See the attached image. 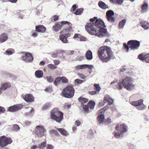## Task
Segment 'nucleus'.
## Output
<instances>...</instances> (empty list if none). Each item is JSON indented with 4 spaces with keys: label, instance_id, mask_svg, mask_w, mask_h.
I'll use <instances>...</instances> for the list:
<instances>
[{
    "label": "nucleus",
    "instance_id": "1",
    "mask_svg": "<svg viewBox=\"0 0 149 149\" xmlns=\"http://www.w3.org/2000/svg\"><path fill=\"white\" fill-rule=\"evenodd\" d=\"M90 22L86 24L85 28L90 34L97 36H111V34L107 33V29L105 28L106 26L102 19L95 17L90 19Z\"/></svg>",
    "mask_w": 149,
    "mask_h": 149
},
{
    "label": "nucleus",
    "instance_id": "2",
    "mask_svg": "<svg viewBox=\"0 0 149 149\" xmlns=\"http://www.w3.org/2000/svg\"><path fill=\"white\" fill-rule=\"evenodd\" d=\"M134 81L132 77H127L123 79L122 81H119L118 82V89H121L123 87L128 91H131L135 87V85L132 82Z\"/></svg>",
    "mask_w": 149,
    "mask_h": 149
},
{
    "label": "nucleus",
    "instance_id": "3",
    "mask_svg": "<svg viewBox=\"0 0 149 149\" xmlns=\"http://www.w3.org/2000/svg\"><path fill=\"white\" fill-rule=\"evenodd\" d=\"M50 115L51 118L57 122H60L63 118V113L59 111L57 108L52 110Z\"/></svg>",
    "mask_w": 149,
    "mask_h": 149
},
{
    "label": "nucleus",
    "instance_id": "4",
    "mask_svg": "<svg viewBox=\"0 0 149 149\" xmlns=\"http://www.w3.org/2000/svg\"><path fill=\"white\" fill-rule=\"evenodd\" d=\"M74 90L72 85L67 86L63 89L62 92V95L64 97L71 98L74 95Z\"/></svg>",
    "mask_w": 149,
    "mask_h": 149
},
{
    "label": "nucleus",
    "instance_id": "5",
    "mask_svg": "<svg viewBox=\"0 0 149 149\" xmlns=\"http://www.w3.org/2000/svg\"><path fill=\"white\" fill-rule=\"evenodd\" d=\"M143 99H141L139 100L132 101L131 104L139 110H145L147 109V106L143 104Z\"/></svg>",
    "mask_w": 149,
    "mask_h": 149
},
{
    "label": "nucleus",
    "instance_id": "6",
    "mask_svg": "<svg viewBox=\"0 0 149 149\" xmlns=\"http://www.w3.org/2000/svg\"><path fill=\"white\" fill-rule=\"evenodd\" d=\"M12 142V140L10 137H6L5 135L0 137V147L1 148L11 144Z\"/></svg>",
    "mask_w": 149,
    "mask_h": 149
},
{
    "label": "nucleus",
    "instance_id": "7",
    "mask_svg": "<svg viewBox=\"0 0 149 149\" xmlns=\"http://www.w3.org/2000/svg\"><path fill=\"white\" fill-rule=\"evenodd\" d=\"M36 136L38 138H40L44 135L46 130L42 125H37L35 129Z\"/></svg>",
    "mask_w": 149,
    "mask_h": 149
},
{
    "label": "nucleus",
    "instance_id": "8",
    "mask_svg": "<svg viewBox=\"0 0 149 149\" xmlns=\"http://www.w3.org/2000/svg\"><path fill=\"white\" fill-rule=\"evenodd\" d=\"M127 44L132 49H136L140 46V42L137 40H131L128 41Z\"/></svg>",
    "mask_w": 149,
    "mask_h": 149
},
{
    "label": "nucleus",
    "instance_id": "9",
    "mask_svg": "<svg viewBox=\"0 0 149 149\" xmlns=\"http://www.w3.org/2000/svg\"><path fill=\"white\" fill-rule=\"evenodd\" d=\"M107 49V53L108 55L107 57H104L103 56L102 58H100L103 62H107L110 61L113 56V54L110 48L109 47H106Z\"/></svg>",
    "mask_w": 149,
    "mask_h": 149
},
{
    "label": "nucleus",
    "instance_id": "10",
    "mask_svg": "<svg viewBox=\"0 0 149 149\" xmlns=\"http://www.w3.org/2000/svg\"><path fill=\"white\" fill-rule=\"evenodd\" d=\"M114 13L112 10H109L107 11L106 13V15L107 20L109 22H114L116 20L114 16Z\"/></svg>",
    "mask_w": 149,
    "mask_h": 149
},
{
    "label": "nucleus",
    "instance_id": "11",
    "mask_svg": "<svg viewBox=\"0 0 149 149\" xmlns=\"http://www.w3.org/2000/svg\"><path fill=\"white\" fill-rule=\"evenodd\" d=\"M22 60L26 63L32 62L33 60L32 54L30 52H26L22 57Z\"/></svg>",
    "mask_w": 149,
    "mask_h": 149
},
{
    "label": "nucleus",
    "instance_id": "12",
    "mask_svg": "<svg viewBox=\"0 0 149 149\" xmlns=\"http://www.w3.org/2000/svg\"><path fill=\"white\" fill-rule=\"evenodd\" d=\"M93 66L92 65L88 64H83L79 65H78L75 67V69L79 70L80 69H83L86 68H88L89 70H88V71L90 73L92 72V68Z\"/></svg>",
    "mask_w": 149,
    "mask_h": 149
},
{
    "label": "nucleus",
    "instance_id": "13",
    "mask_svg": "<svg viewBox=\"0 0 149 149\" xmlns=\"http://www.w3.org/2000/svg\"><path fill=\"white\" fill-rule=\"evenodd\" d=\"M116 129L118 131L121 132L123 134L127 132L128 130L127 126L123 124H121L120 127L118 125H117L116 127Z\"/></svg>",
    "mask_w": 149,
    "mask_h": 149
},
{
    "label": "nucleus",
    "instance_id": "14",
    "mask_svg": "<svg viewBox=\"0 0 149 149\" xmlns=\"http://www.w3.org/2000/svg\"><path fill=\"white\" fill-rule=\"evenodd\" d=\"M23 105L21 104H18L14 105L9 107L8 111L10 112H15L21 109Z\"/></svg>",
    "mask_w": 149,
    "mask_h": 149
},
{
    "label": "nucleus",
    "instance_id": "15",
    "mask_svg": "<svg viewBox=\"0 0 149 149\" xmlns=\"http://www.w3.org/2000/svg\"><path fill=\"white\" fill-rule=\"evenodd\" d=\"M70 35V34L68 33L61 34L59 36V39L63 43H68V41L67 39Z\"/></svg>",
    "mask_w": 149,
    "mask_h": 149
},
{
    "label": "nucleus",
    "instance_id": "16",
    "mask_svg": "<svg viewBox=\"0 0 149 149\" xmlns=\"http://www.w3.org/2000/svg\"><path fill=\"white\" fill-rule=\"evenodd\" d=\"M138 57L140 60L142 61L145 60L146 62L149 63V54L142 53L139 55Z\"/></svg>",
    "mask_w": 149,
    "mask_h": 149
},
{
    "label": "nucleus",
    "instance_id": "17",
    "mask_svg": "<svg viewBox=\"0 0 149 149\" xmlns=\"http://www.w3.org/2000/svg\"><path fill=\"white\" fill-rule=\"evenodd\" d=\"M64 21L59 22L55 23V25L53 26V30L56 32L58 31L61 29L62 27L64 25V24H62V22Z\"/></svg>",
    "mask_w": 149,
    "mask_h": 149
},
{
    "label": "nucleus",
    "instance_id": "18",
    "mask_svg": "<svg viewBox=\"0 0 149 149\" xmlns=\"http://www.w3.org/2000/svg\"><path fill=\"white\" fill-rule=\"evenodd\" d=\"M62 23V24H64V25L67 24L68 25L67 28L64 30V32L65 33H70L71 32L72 29V24L67 21H64Z\"/></svg>",
    "mask_w": 149,
    "mask_h": 149
},
{
    "label": "nucleus",
    "instance_id": "19",
    "mask_svg": "<svg viewBox=\"0 0 149 149\" xmlns=\"http://www.w3.org/2000/svg\"><path fill=\"white\" fill-rule=\"evenodd\" d=\"M104 102L106 103L107 102H108V104L110 105L113 103V100L110 97L109 95H105L104 98Z\"/></svg>",
    "mask_w": 149,
    "mask_h": 149
},
{
    "label": "nucleus",
    "instance_id": "20",
    "mask_svg": "<svg viewBox=\"0 0 149 149\" xmlns=\"http://www.w3.org/2000/svg\"><path fill=\"white\" fill-rule=\"evenodd\" d=\"M34 98L31 94H27L24 97V100L27 102H31L34 100Z\"/></svg>",
    "mask_w": 149,
    "mask_h": 149
},
{
    "label": "nucleus",
    "instance_id": "21",
    "mask_svg": "<svg viewBox=\"0 0 149 149\" xmlns=\"http://www.w3.org/2000/svg\"><path fill=\"white\" fill-rule=\"evenodd\" d=\"M36 30L38 32H45L46 30V27L43 25H39L36 26Z\"/></svg>",
    "mask_w": 149,
    "mask_h": 149
},
{
    "label": "nucleus",
    "instance_id": "22",
    "mask_svg": "<svg viewBox=\"0 0 149 149\" xmlns=\"http://www.w3.org/2000/svg\"><path fill=\"white\" fill-rule=\"evenodd\" d=\"M106 47H108L107 46H105L103 47H100L98 50V54L100 58H102L103 56H102L103 54L104 53L105 51L107 52V49Z\"/></svg>",
    "mask_w": 149,
    "mask_h": 149
},
{
    "label": "nucleus",
    "instance_id": "23",
    "mask_svg": "<svg viewBox=\"0 0 149 149\" xmlns=\"http://www.w3.org/2000/svg\"><path fill=\"white\" fill-rule=\"evenodd\" d=\"M98 5L100 8L103 10H105L109 8V7L108 5L102 1H100L99 2Z\"/></svg>",
    "mask_w": 149,
    "mask_h": 149
},
{
    "label": "nucleus",
    "instance_id": "24",
    "mask_svg": "<svg viewBox=\"0 0 149 149\" xmlns=\"http://www.w3.org/2000/svg\"><path fill=\"white\" fill-rule=\"evenodd\" d=\"M8 39V36L7 33H2L0 36V43H3Z\"/></svg>",
    "mask_w": 149,
    "mask_h": 149
},
{
    "label": "nucleus",
    "instance_id": "25",
    "mask_svg": "<svg viewBox=\"0 0 149 149\" xmlns=\"http://www.w3.org/2000/svg\"><path fill=\"white\" fill-rule=\"evenodd\" d=\"M141 26L145 30H147L148 29L149 27V22L142 21L140 22Z\"/></svg>",
    "mask_w": 149,
    "mask_h": 149
},
{
    "label": "nucleus",
    "instance_id": "26",
    "mask_svg": "<svg viewBox=\"0 0 149 149\" xmlns=\"http://www.w3.org/2000/svg\"><path fill=\"white\" fill-rule=\"evenodd\" d=\"M43 72L42 70H37L35 72V75L38 78H40L42 77L43 76Z\"/></svg>",
    "mask_w": 149,
    "mask_h": 149
},
{
    "label": "nucleus",
    "instance_id": "27",
    "mask_svg": "<svg viewBox=\"0 0 149 149\" xmlns=\"http://www.w3.org/2000/svg\"><path fill=\"white\" fill-rule=\"evenodd\" d=\"M85 57L88 60H91L93 58L92 52L90 50L87 51L85 54Z\"/></svg>",
    "mask_w": 149,
    "mask_h": 149
},
{
    "label": "nucleus",
    "instance_id": "28",
    "mask_svg": "<svg viewBox=\"0 0 149 149\" xmlns=\"http://www.w3.org/2000/svg\"><path fill=\"white\" fill-rule=\"evenodd\" d=\"M105 119L104 114H102L99 115L97 118L98 123L100 124H101L104 123Z\"/></svg>",
    "mask_w": 149,
    "mask_h": 149
},
{
    "label": "nucleus",
    "instance_id": "29",
    "mask_svg": "<svg viewBox=\"0 0 149 149\" xmlns=\"http://www.w3.org/2000/svg\"><path fill=\"white\" fill-rule=\"evenodd\" d=\"M10 86V84L8 82L3 83L1 87V89H2L3 91H4L9 88Z\"/></svg>",
    "mask_w": 149,
    "mask_h": 149
},
{
    "label": "nucleus",
    "instance_id": "30",
    "mask_svg": "<svg viewBox=\"0 0 149 149\" xmlns=\"http://www.w3.org/2000/svg\"><path fill=\"white\" fill-rule=\"evenodd\" d=\"M56 130L63 136H67L68 134L67 131L64 129L57 128Z\"/></svg>",
    "mask_w": 149,
    "mask_h": 149
},
{
    "label": "nucleus",
    "instance_id": "31",
    "mask_svg": "<svg viewBox=\"0 0 149 149\" xmlns=\"http://www.w3.org/2000/svg\"><path fill=\"white\" fill-rule=\"evenodd\" d=\"M78 100L81 103V106H82L84 105V103H87L88 101V100L87 98L81 96L78 98Z\"/></svg>",
    "mask_w": 149,
    "mask_h": 149
},
{
    "label": "nucleus",
    "instance_id": "32",
    "mask_svg": "<svg viewBox=\"0 0 149 149\" xmlns=\"http://www.w3.org/2000/svg\"><path fill=\"white\" fill-rule=\"evenodd\" d=\"M118 131V132L116 131H115L114 132V136L115 138L117 139H121L123 136V134L122 133H121V132H120L119 131Z\"/></svg>",
    "mask_w": 149,
    "mask_h": 149
},
{
    "label": "nucleus",
    "instance_id": "33",
    "mask_svg": "<svg viewBox=\"0 0 149 149\" xmlns=\"http://www.w3.org/2000/svg\"><path fill=\"white\" fill-rule=\"evenodd\" d=\"M15 52L14 50L12 48L8 49L5 51L6 54L8 55H12Z\"/></svg>",
    "mask_w": 149,
    "mask_h": 149
},
{
    "label": "nucleus",
    "instance_id": "34",
    "mask_svg": "<svg viewBox=\"0 0 149 149\" xmlns=\"http://www.w3.org/2000/svg\"><path fill=\"white\" fill-rule=\"evenodd\" d=\"M13 130L17 132L19 131L20 128L19 125L17 124H14L12 125Z\"/></svg>",
    "mask_w": 149,
    "mask_h": 149
},
{
    "label": "nucleus",
    "instance_id": "35",
    "mask_svg": "<svg viewBox=\"0 0 149 149\" xmlns=\"http://www.w3.org/2000/svg\"><path fill=\"white\" fill-rule=\"evenodd\" d=\"M46 146L47 142L46 141H44L38 145V148L40 149H43Z\"/></svg>",
    "mask_w": 149,
    "mask_h": 149
},
{
    "label": "nucleus",
    "instance_id": "36",
    "mask_svg": "<svg viewBox=\"0 0 149 149\" xmlns=\"http://www.w3.org/2000/svg\"><path fill=\"white\" fill-rule=\"evenodd\" d=\"M89 107L91 109H93L95 105V102L93 101L90 100L88 103Z\"/></svg>",
    "mask_w": 149,
    "mask_h": 149
},
{
    "label": "nucleus",
    "instance_id": "37",
    "mask_svg": "<svg viewBox=\"0 0 149 149\" xmlns=\"http://www.w3.org/2000/svg\"><path fill=\"white\" fill-rule=\"evenodd\" d=\"M126 19H124L119 22V27L120 28L122 29L123 28L126 23Z\"/></svg>",
    "mask_w": 149,
    "mask_h": 149
},
{
    "label": "nucleus",
    "instance_id": "38",
    "mask_svg": "<svg viewBox=\"0 0 149 149\" xmlns=\"http://www.w3.org/2000/svg\"><path fill=\"white\" fill-rule=\"evenodd\" d=\"M148 5L147 3L145 2L141 6V8L143 12L146 11V10H147L148 7Z\"/></svg>",
    "mask_w": 149,
    "mask_h": 149
},
{
    "label": "nucleus",
    "instance_id": "39",
    "mask_svg": "<svg viewBox=\"0 0 149 149\" xmlns=\"http://www.w3.org/2000/svg\"><path fill=\"white\" fill-rule=\"evenodd\" d=\"M84 10V9L83 8H78L76 10L74 13V14L77 15H80L83 13Z\"/></svg>",
    "mask_w": 149,
    "mask_h": 149
},
{
    "label": "nucleus",
    "instance_id": "40",
    "mask_svg": "<svg viewBox=\"0 0 149 149\" xmlns=\"http://www.w3.org/2000/svg\"><path fill=\"white\" fill-rule=\"evenodd\" d=\"M95 89L97 92H99L101 90V88L99 84H95L94 85Z\"/></svg>",
    "mask_w": 149,
    "mask_h": 149
},
{
    "label": "nucleus",
    "instance_id": "41",
    "mask_svg": "<svg viewBox=\"0 0 149 149\" xmlns=\"http://www.w3.org/2000/svg\"><path fill=\"white\" fill-rule=\"evenodd\" d=\"M82 107L83 109L85 112L87 113L89 111V106L88 105H83L81 106Z\"/></svg>",
    "mask_w": 149,
    "mask_h": 149
},
{
    "label": "nucleus",
    "instance_id": "42",
    "mask_svg": "<svg viewBox=\"0 0 149 149\" xmlns=\"http://www.w3.org/2000/svg\"><path fill=\"white\" fill-rule=\"evenodd\" d=\"M46 79L48 82L52 83L54 81V79L51 76H47L46 77Z\"/></svg>",
    "mask_w": 149,
    "mask_h": 149
},
{
    "label": "nucleus",
    "instance_id": "43",
    "mask_svg": "<svg viewBox=\"0 0 149 149\" xmlns=\"http://www.w3.org/2000/svg\"><path fill=\"white\" fill-rule=\"evenodd\" d=\"M48 68L51 69H55L57 68V67L52 64H49L48 65Z\"/></svg>",
    "mask_w": 149,
    "mask_h": 149
},
{
    "label": "nucleus",
    "instance_id": "44",
    "mask_svg": "<svg viewBox=\"0 0 149 149\" xmlns=\"http://www.w3.org/2000/svg\"><path fill=\"white\" fill-rule=\"evenodd\" d=\"M34 109L33 108H32L31 109V111L28 112H27L25 114V116H31L32 115V113L34 112Z\"/></svg>",
    "mask_w": 149,
    "mask_h": 149
},
{
    "label": "nucleus",
    "instance_id": "45",
    "mask_svg": "<svg viewBox=\"0 0 149 149\" xmlns=\"http://www.w3.org/2000/svg\"><path fill=\"white\" fill-rule=\"evenodd\" d=\"M123 45L124 47V49L126 50L127 52H128L129 51V47H130L129 45L128 44V45H127L125 42L123 43Z\"/></svg>",
    "mask_w": 149,
    "mask_h": 149
},
{
    "label": "nucleus",
    "instance_id": "46",
    "mask_svg": "<svg viewBox=\"0 0 149 149\" xmlns=\"http://www.w3.org/2000/svg\"><path fill=\"white\" fill-rule=\"evenodd\" d=\"M61 81L63 83H67L68 82V80L65 77L63 76L61 77H60Z\"/></svg>",
    "mask_w": 149,
    "mask_h": 149
},
{
    "label": "nucleus",
    "instance_id": "47",
    "mask_svg": "<svg viewBox=\"0 0 149 149\" xmlns=\"http://www.w3.org/2000/svg\"><path fill=\"white\" fill-rule=\"evenodd\" d=\"M60 78V77H58L56 78V79L54 82V84L55 85H57L58 83L59 82H60L61 81V79Z\"/></svg>",
    "mask_w": 149,
    "mask_h": 149
},
{
    "label": "nucleus",
    "instance_id": "48",
    "mask_svg": "<svg viewBox=\"0 0 149 149\" xmlns=\"http://www.w3.org/2000/svg\"><path fill=\"white\" fill-rule=\"evenodd\" d=\"M111 1L112 3H114L116 2L118 4H120L123 3V0H111Z\"/></svg>",
    "mask_w": 149,
    "mask_h": 149
},
{
    "label": "nucleus",
    "instance_id": "49",
    "mask_svg": "<svg viewBox=\"0 0 149 149\" xmlns=\"http://www.w3.org/2000/svg\"><path fill=\"white\" fill-rule=\"evenodd\" d=\"M78 75L79 77L80 78L83 79H85L86 78L87 76H85L84 74L82 73H79Z\"/></svg>",
    "mask_w": 149,
    "mask_h": 149
},
{
    "label": "nucleus",
    "instance_id": "50",
    "mask_svg": "<svg viewBox=\"0 0 149 149\" xmlns=\"http://www.w3.org/2000/svg\"><path fill=\"white\" fill-rule=\"evenodd\" d=\"M50 134H54L55 135L58 136L59 134L57 132V131L55 130H52L50 131Z\"/></svg>",
    "mask_w": 149,
    "mask_h": 149
},
{
    "label": "nucleus",
    "instance_id": "51",
    "mask_svg": "<svg viewBox=\"0 0 149 149\" xmlns=\"http://www.w3.org/2000/svg\"><path fill=\"white\" fill-rule=\"evenodd\" d=\"M83 57L79 56L76 57L75 58V61H81L83 59Z\"/></svg>",
    "mask_w": 149,
    "mask_h": 149
},
{
    "label": "nucleus",
    "instance_id": "52",
    "mask_svg": "<svg viewBox=\"0 0 149 149\" xmlns=\"http://www.w3.org/2000/svg\"><path fill=\"white\" fill-rule=\"evenodd\" d=\"M68 55H72L74 53V51L73 50L72 51H66L65 52Z\"/></svg>",
    "mask_w": 149,
    "mask_h": 149
},
{
    "label": "nucleus",
    "instance_id": "53",
    "mask_svg": "<svg viewBox=\"0 0 149 149\" xmlns=\"http://www.w3.org/2000/svg\"><path fill=\"white\" fill-rule=\"evenodd\" d=\"M32 124V122L29 120H26L24 122V124L26 126H29Z\"/></svg>",
    "mask_w": 149,
    "mask_h": 149
},
{
    "label": "nucleus",
    "instance_id": "54",
    "mask_svg": "<svg viewBox=\"0 0 149 149\" xmlns=\"http://www.w3.org/2000/svg\"><path fill=\"white\" fill-rule=\"evenodd\" d=\"M75 82L77 84H81L84 82V81L82 80L79 79H77L75 80Z\"/></svg>",
    "mask_w": 149,
    "mask_h": 149
},
{
    "label": "nucleus",
    "instance_id": "55",
    "mask_svg": "<svg viewBox=\"0 0 149 149\" xmlns=\"http://www.w3.org/2000/svg\"><path fill=\"white\" fill-rule=\"evenodd\" d=\"M77 8V6L76 4H74L72 5V8L70 10V11L72 12V11H75Z\"/></svg>",
    "mask_w": 149,
    "mask_h": 149
},
{
    "label": "nucleus",
    "instance_id": "56",
    "mask_svg": "<svg viewBox=\"0 0 149 149\" xmlns=\"http://www.w3.org/2000/svg\"><path fill=\"white\" fill-rule=\"evenodd\" d=\"M51 55L53 58H57L58 57V55L56 52L52 53L51 54Z\"/></svg>",
    "mask_w": 149,
    "mask_h": 149
},
{
    "label": "nucleus",
    "instance_id": "57",
    "mask_svg": "<svg viewBox=\"0 0 149 149\" xmlns=\"http://www.w3.org/2000/svg\"><path fill=\"white\" fill-rule=\"evenodd\" d=\"M79 40L81 41H84L86 40V38L83 36H81L79 37Z\"/></svg>",
    "mask_w": 149,
    "mask_h": 149
},
{
    "label": "nucleus",
    "instance_id": "58",
    "mask_svg": "<svg viewBox=\"0 0 149 149\" xmlns=\"http://www.w3.org/2000/svg\"><path fill=\"white\" fill-rule=\"evenodd\" d=\"M60 61L59 60L56 59L54 61V63L55 65H58L60 63Z\"/></svg>",
    "mask_w": 149,
    "mask_h": 149
},
{
    "label": "nucleus",
    "instance_id": "59",
    "mask_svg": "<svg viewBox=\"0 0 149 149\" xmlns=\"http://www.w3.org/2000/svg\"><path fill=\"white\" fill-rule=\"evenodd\" d=\"M54 146L51 144H48L47 145L46 149H54Z\"/></svg>",
    "mask_w": 149,
    "mask_h": 149
},
{
    "label": "nucleus",
    "instance_id": "60",
    "mask_svg": "<svg viewBox=\"0 0 149 149\" xmlns=\"http://www.w3.org/2000/svg\"><path fill=\"white\" fill-rule=\"evenodd\" d=\"M56 52L57 53L58 55L59 54H62L63 53H65L64 51L60 50H56Z\"/></svg>",
    "mask_w": 149,
    "mask_h": 149
},
{
    "label": "nucleus",
    "instance_id": "61",
    "mask_svg": "<svg viewBox=\"0 0 149 149\" xmlns=\"http://www.w3.org/2000/svg\"><path fill=\"white\" fill-rule=\"evenodd\" d=\"M105 120L107 123V124H110L111 122V120L109 117L107 119H105Z\"/></svg>",
    "mask_w": 149,
    "mask_h": 149
},
{
    "label": "nucleus",
    "instance_id": "62",
    "mask_svg": "<svg viewBox=\"0 0 149 149\" xmlns=\"http://www.w3.org/2000/svg\"><path fill=\"white\" fill-rule=\"evenodd\" d=\"M6 111L5 109L2 107L0 106V113H3Z\"/></svg>",
    "mask_w": 149,
    "mask_h": 149
},
{
    "label": "nucleus",
    "instance_id": "63",
    "mask_svg": "<svg viewBox=\"0 0 149 149\" xmlns=\"http://www.w3.org/2000/svg\"><path fill=\"white\" fill-rule=\"evenodd\" d=\"M75 124L77 126H79L81 124V123H80V122L79 120H76L75 121Z\"/></svg>",
    "mask_w": 149,
    "mask_h": 149
},
{
    "label": "nucleus",
    "instance_id": "64",
    "mask_svg": "<svg viewBox=\"0 0 149 149\" xmlns=\"http://www.w3.org/2000/svg\"><path fill=\"white\" fill-rule=\"evenodd\" d=\"M80 36V35L78 33H76L74 35V36L73 37V38L74 39H75L79 37V36Z\"/></svg>",
    "mask_w": 149,
    "mask_h": 149
}]
</instances>
